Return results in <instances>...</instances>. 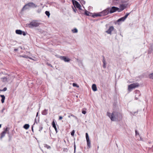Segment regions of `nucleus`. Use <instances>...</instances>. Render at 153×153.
<instances>
[{
    "instance_id": "obj_1",
    "label": "nucleus",
    "mask_w": 153,
    "mask_h": 153,
    "mask_svg": "<svg viewBox=\"0 0 153 153\" xmlns=\"http://www.w3.org/2000/svg\"><path fill=\"white\" fill-rule=\"evenodd\" d=\"M107 115L109 117L111 120L113 121H118L122 118L121 114L116 111H114L111 114L108 112L107 113Z\"/></svg>"
},
{
    "instance_id": "obj_2",
    "label": "nucleus",
    "mask_w": 153,
    "mask_h": 153,
    "mask_svg": "<svg viewBox=\"0 0 153 153\" xmlns=\"http://www.w3.org/2000/svg\"><path fill=\"white\" fill-rule=\"evenodd\" d=\"M40 24L36 21H33L27 25V26L30 28H33L34 27H38Z\"/></svg>"
},
{
    "instance_id": "obj_3",
    "label": "nucleus",
    "mask_w": 153,
    "mask_h": 153,
    "mask_svg": "<svg viewBox=\"0 0 153 153\" xmlns=\"http://www.w3.org/2000/svg\"><path fill=\"white\" fill-rule=\"evenodd\" d=\"M37 7V5L32 2H29L25 4L22 8L23 10L27 9L29 7L32 8H36Z\"/></svg>"
},
{
    "instance_id": "obj_4",
    "label": "nucleus",
    "mask_w": 153,
    "mask_h": 153,
    "mask_svg": "<svg viewBox=\"0 0 153 153\" xmlns=\"http://www.w3.org/2000/svg\"><path fill=\"white\" fill-rule=\"evenodd\" d=\"M139 86V84L137 83H135L132 84L128 86V89L129 91L131 90L134 88L138 87Z\"/></svg>"
},
{
    "instance_id": "obj_5",
    "label": "nucleus",
    "mask_w": 153,
    "mask_h": 153,
    "mask_svg": "<svg viewBox=\"0 0 153 153\" xmlns=\"http://www.w3.org/2000/svg\"><path fill=\"white\" fill-rule=\"evenodd\" d=\"M73 4L75 7H77L80 10H82L80 4L76 1L75 0H72Z\"/></svg>"
},
{
    "instance_id": "obj_6",
    "label": "nucleus",
    "mask_w": 153,
    "mask_h": 153,
    "mask_svg": "<svg viewBox=\"0 0 153 153\" xmlns=\"http://www.w3.org/2000/svg\"><path fill=\"white\" fill-rule=\"evenodd\" d=\"M109 13V8H107L100 12V16H103L106 15L108 14Z\"/></svg>"
},
{
    "instance_id": "obj_7",
    "label": "nucleus",
    "mask_w": 153,
    "mask_h": 153,
    "mask_svg": "<svg viewBox=\"0 0 153 153\" xmlns=\"http://www.w3.org/2000/svg\"><path fill=\"white\" fill-rule=\"evenodd\" d=\"M118 10L119 8H118L113 6L111 8H109V12L110 13H112Z\"/></svg>"
},
{
    "instance_id": "obj_8",
    "label": "nucleus",
    "mask_w": 153,
    "mask_h": 153,
    "mask_svg": "<svg viewBox=\"0 0 153 153\" xmlns=\"http://www.w3.org/2000/svg\"><path fill=\"white\" fill-rule=\"evenodd\" d=\"M59 58L61 59L64 60L65 62H68L70 60V59L65 56H60Z\"/></svg>"
},
{
    "instance_id": "obj_9",
    "label": "nucleus",
    "mask_w": 153,
    "mask_h": 153,
    "mask_svg": "<svg viewBox=\"0 0 153 153\" xmlns=\"http://www.w3.org/2000/svg\"><path fill=\"white\" fill-rule=\"evenodd\" d=\"M114 29V27L113 26H111L109 27V28L108 30L106 31L105 32L108 34H111V32Z\"/></svg>"
},
{
    "instance_id": "obj_10",
    "label": "nucleus",
    "mask_w": 153,
    "mask_h": 153,
    "mask_svg": "<svg viewBox=\"0 0 153 153\" xmlns=\"http://www.w3.org/2000/svg\"><path fill=\"white\" fill-rule=\"evenodd\" d=\"M8 128H6L1 134V139L5 136V134L8 131Z\"/></svg>"
},
{
    "instance_id": "obj_11",
    "label": "nucleus",
    "mask_w": 153,
    "mask_h": 153,
    "mask_svg": "<svg viewBox=\"0 0 153 153\" xmlns=\"http://www.w3.org/2000/svg\"><path fill=\"white\" fill-rule=\"evenodd\" d=\"M102 62H103V65L102 67L103 68H105L106 67V62L105 59L104 57L103 56V58L102 60Z\"/></svg>"
},
{
    "instance_id": "obj_12",
    "label": "nucleus",
    "mask_w": 153,
    "mask_h": 153,
    "mask_svg": "<svg viewBox=\"0 0 153 153\" xmlns=\"http://www.w3.org/2000/svg\"><path fill=\"white\" fill-rule=\"evenodd\" d=\"M126 19L124 18V17H121L117 20L116 22H124L125 20Z\"/></svg>"
},
{
    "instance_id": "obj_13",
    "label": "nucleus",
    "mask_w": 153,
    "mask_h": 153,
    "mask_svg": "<svg viewBox=\"0 0 153 153\" xmlns=\"http://www.w3.org/2000/svg\"><path fill=\"white\" fill-rule=\"evenodd\" d=\"M92 89L94 91H97V88L96 85L95 84H93L92 85Z\"/></svg>"
},
{
    "instance_id": "obj_14",
    "label": "nucleus",
    "mask_w": 153,
    "mask_h": 153,
    "mask_svg": "<svg viewBox=\"0 0 153 153\" xmlns=\"http://www.w3.org/2000/svg\"><path fill=\"white\" fill-rule=\"evenodd\" d=\"M0 96L1 98V102L2 103H3L4 102V100L5 99V97L4 95H0Z\"/></svg>"
},
{
    "instance_id": "obj_15",
    "label": "nucleus",
    "mask_w": 153,
    "mask_h": 153,
    "mask_svg": "<svg viewBox=\"0 0 153 153\" xmlns=\"http://www.w3.org/2000/svg\"><path fill=\"white\" fill-rule=\"evenodd\" d=\"M16 33L18 34H22V31L20 30H16Z\"/></svg>"
},
{
    "instance_id": "obj_16",
    "label": "nucleus",
    "mask_w": 153,
    "mask_h": 153,
    "mask_svg": "<svg viewBox=\"0 0 153 153\" xmlns=\"http://www.w3.org/2000/svg\"><path fill=\"white\" fill-rule=\"evenodd\" d=\"M48 110L45 109L42 112V114L43 115H46L48 114Z\"/></svg>"
},
{
    "instance_id": "obj_17",
    "label": "nucleus",
    "mask_w": 153,
    "mask_h": 153,
    "mask_svg": "<svg viewBox=\"0 0 153 153\" xmlns=\"http://www.w3.org/2000/svg\"><path fill=\"white\" fill-rule=\"evenodd\" d=\"M29 126V125L28 124H25L23 128L26 129H27Z\"/></svg>"
},
{
    "instance_id": "obj_18",
    "label": "nucleus",
    "mask_w": 153,
    "mask_h": 153,
    "mask_svg": "<svg viewBox=\"0 0 153 153\" xmlns=\"http://www.w3.org/2000/svg\"><path fill=\"white\" fill-rule=\"evenodd\" d=\"M91 13H90L88 11H87V10H85V15H86L87 16H90V14Z\"/></svg>"
},
{
    "instance_id": "obj_19",
    "label": "nucleus",
    "mask_w": 153,
    "mask_h": 153,
    "mask_svg": "<svg viewBox=\"0 0 153 153\" xmlns=\"http://www.w3.org/2000/svg\"><path fill=\"white\" fill-rule=\"evenodd\" d=\"M87 142V145L89 148L91 147V143L90 140H86Z\"/></svg>"
},
{
    "instance_id": "obj_20",
    "label": "nucleus",
    "mask_w": 153,
    "mask_h": 153,
    "mask_svg": "<svg viewBox=\"0 0 153 153\" xmlns=\"http://www.w3.org/2000/svg\"><path fill=\"white\" fill-rule=\"evenodd\" d=\"M100 14V13H96L93 16V17H97L99 16H101Z\"/></svg>"
},
{
    "instance_id": "obj_21",
    "label": "nucleus",
    "mask_w": 153,
    "mask_h": 153,
    "mask_svg": "<svg viewBox=\"0 0 153 153\" xmlns=\"http://www.w3.org/2000/svg\"><path fill=\"white\" fill-rule=\"evenodd\" d=\"M71 116H73V117H74L76 120H77L78 119L77 118L76 116H74V115H73L72 114H71V115H69V116H68V117L69 118H70Z\"/></svg>"
},
{
    "instance_id": "obj_22",
    "label": "nucleus",
    "mask_w": 153,
    "mask_h": 153,
    "mask_svg": "<svg viewBox=\"0 0 153 153\" xmlns=\"http://www.w3.org/2000/svg\"><path fill=\"white\" fill-rule=\"evenodd\" d=\"M72 31L73 33H77L78 32V30L76 28H75L74 29L72 30Z\"/></svg>"
},
{
    "instance_id": "obj_23",
    "label": "nucleus",
    "mask_w": 153,
    "mask_h": 153,
    "mask_svg": "<svg viewBox=\"0 0 153 153\" xmlns=\"http://www.w3.org/2000/svg\"><path fill=\"white\" fill-rule=\"evenodd\" d=\"M149 78L153 79V73L149 74Z\"/></svg>"
},
{
    "instance_id": "obj_24",
    "label": "nucleus",
    "mask_w": 153,
    "mask_h": 153,
    "mask_svg": "<svg viewBox=\"0 0 153 153\" xmlns=\"http://www.w3.org/2000/svg\"><path fill=\"white\" fill-rule=\"evenodd\" d=\"M52 126H53V128L55 127H56V126L55 122L53 120V121L52 122Z\"/></svg>"
},
{
    "instance_id": "obj_25",
    "label": "nucleus",
    "mask_w": 153,
    "mask_h": 153,
    "mask_svg": "<svg viewBox=\"0 0 153 153\" xmlns=\"http://www.w3.org/2000/svg\"><path fill=\"white\" fill-rule=\"evenodd\" d=\"M45 14H46L47 16L49 17L50 15V13L49 11H46L45 12Z\"/></svg>"
},
{
    "instance_id": "obj_26",
    "label": "nucleus",
    "mask_w": 153,
    "mask_h": 153,
    "mask_svg": "<svg viewBox=\"0 0 153 153\" xmlns=\"http://www.w3.org/2000/svg\"><path fill=\"white\" fill-rule=\"evenodd\" d=\"M85 136H86V140H90L89 138L88 134L87 133H86Z\"/></svg>"
},
{
    "instance_id": "obj_27",
    "label": "nucleus",
    "mask_w": 153,
    "mask_h": 153,
    "mask_svg": "<svg viewBox=\"0 0 153 153\" xmlns=\"http://www.w3.org/2000/svg\"><path fill=\"white\" fill-rule=\"evenodd\" d=\"M44 147L48 149H50L51 148V146L47 144H45Z\"/></svg>"
},
{
    "instance_id": "obj_28",
    "label": "nucleus",
    "mask_w": 153,
    "mask_h": 153,
    "mask_svg": "<svg viewBox=\"0 0 153 153\" xmlns=\"http://www.w3.org/2000/svg\"><path fill=\"white\" fill-rule=\"evenodd\" d=\"M3 82H6L7 80V79L6 77H4L1 78Z\"/></svg>"
},
{
    "instance_id": "obj_29",
    "label": "nucleus",
    "mask_w": 153,
    "mask_h": 153,
    "mask_svg": "<svg viewBox=\"0 0 153 153\" xmlns=\"http://www.w3.org/2000/svg\"><path fill=\"white\" fill-rule=\"evenodd\" d=\"M130 13H126V15L124 17L126 19V18L129 15Z\"/></svg>"
},
{
    "instance_id": "obj_30",
    "label": "nucleus",
    "mask_w": 153,
    "mask_h": 153,
    "mask_svg": "<svg viewBox=\"0 0 153 153\" xmlns=\"http://www.w3.org/2000/svg\"><path fill=\"white\" fill-rule=\"evenodd\" d=\"M130 13H126V15L124 17L126 19V18L129 15Z\"/></svg>"
},
{
    "instance_id": "obj_31",
    "label": "nucleus",
    "mask_w": 153,
    "mask_h": 153,
    "mask_svg": "<svg viewBox=\"0 0 153 153\" xmlns=\"http://www.w3.org/2000/svg\"><path fill=\"white\" fill-rule=\"evenodd\" d=\"M80 2L82 4H85V1L84 0H80Z\"/></svg>"
},
{
    "instance_id": "obj_32",
    "label": "nucleus",
    "mask_w": 153,
    "mask_h": 153,
    "mask_svg": "<svg viewBox=\"0 0 153 153\" xmlns=\"http://www.w3.org/2000/svg\"><path fill=\"white\" fill-rule=\"evenodd\" d=\"M73 85L74 87H76L78 88L79 87V86L75 83H73Z\"/></svg>"
},
{
    "instance_id": "obj_33",
    "label": "nucleus",
    "mask_w": 153,
    "mask_h": 153,
    "mask_svg": "<svg viewBox=\"0 0 153 153\" xmlns=\"http://www.w3.org/2000/svg\"><path fill=\"white\" fill-rule=\"evenodd\" d=\"M7 90V88L5 87L2 90L0 89V91H6Z\"/></svg>"
},
{
    "instance_id": "obj_34",
    "label": "nucleus",
    "mask_w": 153,
    "mask_h": 153,
    "mask_svg": "<svg viewBox=\"0 0 153 153\" xmlns=\"http://www.w3.org/2000/svg\"><path fill=\"white\" fill-rule=\"evenodd\" d=\"M75 133V131L74 130H73L71 133V134L72 136H73Z\"/></svg>"
},
{
    "instance_id": "obj_35",
    "label": "nucleus",
    "mask_w": 153,
    "mask_h": 153,
    "mask_svg": "<svg viewBox=\"0 0 153 153\" xmlns=\"http://www.w3.org/2000/svg\"><path fill=\"white\" fill-rule=\"evenodd\" d=\"M39 131L41 132V131H42L43 129V127L42 126H39Z\"/></svg>"
},
{
    "instance_id": "obj_36",
    "label": "nucleus",
    "mask_w": 153,
    "mask_h": 153,
    "mask_svg": "<svg viewBox=\"0 0 153 153\" xmlns=\"http://www.w3.org/2000/svg\"><path fill=\"white\" fill-rule=\"evenodd\" d=\"M136 94H139V95L138 96H140V92L139 91H138V90H137L136 91Z\"/></svg>"
},
{
    "instance_id": "obj_37",
    "label": "nucleus",
    "mask_w": 153,
    "mask_h": 153,
    "mask_svg": "<svg viewBox=\"0 0 153 153\" xmlns=\"http://www.w3.org/2000/svg\"><path fill=\"white\" fill-rule=\"evenodd\" d=\"M82 113L83 114H85L86 113V111H85L82 110Z\"/></svg>"
},
{
    "instance_id": "obj_38",
    "label": "nucleus",
    "mask_w": 153,
    "mask_h": 153,
    "mask_svg": "<svg viewBox=\"0 0 153 153\" xmlns=\"http://www.w3.org/2000/svg\"><path fill=\"white\" fill-rule=\"evenodd\" d=\"M22 34L24 36L26 35V33L25 32H22Z\"/></svg>"
},
{
    "instance_id": "obj_39",
    "label": "nucleus",
    "mask_w": 153,
    "mask_h": 153,
    "mask_svg": "<svg viewBox=\"0 0 153 153\" xmlns=\"http://www.w3.org/2000/svg\"><path fill=\"white\" fill-rule=\"evenodd\" d=\"M34 124L32 126V127H31V129H32V132H33V126L34 125Z\"/></svg>"
},
{
    "instance_id": "obj_40",
    "label": "nucleus",
    "mask_w": 153,
    "mask_h": 153,
    "mask_svg": "<svg viewBox=\"0 0 153 153\" xmlns=\"http://www.w3.org/2000/svg\"><path fill=\"white\" fill-rule=\"evenodd\" d=\"M62 116H59V120H62Z\"/></svg>"
},
{
    "instance_id": "obj_41",
    "label": "nucleus",
    "mask_w": 153,
    "mask_h": 153,
    "mask_svg": "<svg viewBox=\"0 0 153 153\" xmlns=\"http://www.w3.org/2000/svg\"><path fill=\"white\" fill-rule=\"evenodd\" d=\"M73 10L74 11V12H75L76 13V7H75V8H73Z\"/></svg>"
},
{
    "instance_id": "obj_42",
    "label": "nucleus",
    "mask_w": 153,
    "mask_h": 153,
    "mask_svg": "<svg viewBox=\"0 0 153 153\" xmlns=\"http://www.w3.org/2000/svg\"><path fill=\"white\" fill-rule=\"evenodd\" d=\"M137 95L136 94L135 95V99L136 100H137L138 99V98L137 97Z\"/></svg>"
},
{
    "instance_id": "obj_43",
    "label": "nucleus",
    "mask_w": 153,
    "mask_h": 153,
    "mask_svg": "<svg viewBox=\"0 0 153 153\" xmlns=\"http://www.w3.org/2000/svg\"><path fill=\"white\" fill-rule=\"evenodd\" d=\"M54 129L55 130V131H56V132L57 133V128H56V127H54Z\"/></svg>"
},
{
    "instance_id": "obj_44",
    "label": "nucleus",
    "mask_w": 153,
    "mask_h": 153,
    "mask_svg": "<svg viewBox=\"0 0 153 153\" xmlns=\"http://www.w3.org/2000/svg\"><path fill=\"white\" fill-rule=\"evenodd\" d=\"M135 133H136V135H137V134H139V133L138 132H137V131H135Z\"/></svg>"
},
{
    "instance_id": "obj_45",
    "label": "nucleus",
    "mask_w": 153,
    "mask_h": 153,
    "mask_svg": "<svg viewBox=\"0 0 153 153\" xmlns=\"http://www.w3.org/2000/svg\"><path fill=\"white\" fill-rule=\"evenodd\" d=\"M48 65L50 66H51V67H52V66L50 63L48 64Z\"/></svg>"
},
{
    "instance_id": "obj_46",
    "label": "nucleus",
    "mask_w": 153,
    "mask_h": 153,
    "mask_svg": "<svg viewBox=\"0 0 153 153\" xmlns=\"http://www.w3.org/2000/svg\"><path fill=\"white\" fill-rule=\"evenodd\" d=\"M124 9V8L123 7L122 8H121V11L123 10Z\"/></svg>"
},
{
    "instance_id": "obj_47",
    "label": "nucleus",
    "mask_w": 153,
    "mask_h": 153,
    "mask_svg": "<svg viewBox=\"0 0 153 153\" xmlns=\"http://www.w3.org/2000/svg\"><path fill=\"white\" fill-rule=\"evenodd\" d=\"M14 51H18V49H14Z\"/></svg>"
},
{
    "instance_id": "obj_48",
    "label": "nucleus",
    "mask_w": 153,
    "mask_h": 153,
    "mask_svg": "<svg viewBox=\"0 0 153 153\" xmlns=\"http://www.w3.org/2000/svg\"><path fill=\"white\" fill-rule=\"evenodd\" d=\"M74 151L75 152V149H76V146H75V145L74 146Z\"/></svg>"
},
{
    "instance_id": "obj_49",
    "label": "nucleus",
    "mask_w": 153,
    "mask_h": 153,
    "mask_svg": "<svg viewBox=\"0 0 153 153\" xmlns=\"http://www.w3.org/2000/svg\"><path fill=\"white\" fill-rule=\"evenodd\" d=\"M4 109H4V108H3L2 109V112H3V111H4Z\"/></svg>"
},
{
    "instance_id": "obj_50",
    "label": "nucleus",
    "mask_w": 153,
    "mask_h": 153,
    "mask_svg": "<svg viewBox=\"0 0 153 153\" xmlns=\"http://www.w3.org/2000/svg\"><path fill=\"white\" fill-rule=\"evenodd\" d=\"M38 112H37V114H36V117H37V116H38Z\"/></svg>"
},
{
    "instance_id": "obj_51",
    "label": "nucleus",
    "mask_w": 153,
    "mask_h": 153,
    "mask_svg": "<svg viewBox=\"0 0 153 153\" xmlns=\"http://www.w3.org/2000/svg\"><path fill=\"white\" fill-rule=\"evenodd\" d=\"M22 57H25V58H27V56H22Z\"/></svg>"
},
{
    "instance_id": "obj_52",
    "label": "nucleus",
    "mask_w": 153,
    "mask_h": 153,
    "mask_svg": "<svg viewBox=\"0 0 153 153\" xmlns=\"http://www.w3.org/2000/svg\"><path fill=\"white\" fill-rule=\"evenodd\" d=\"M1 125L0 124V128H1Z\"/></svg>"
},
{
    "instance_id": "obj_53",
    "label": "nucleus",
    "mask_w": 153,
    "mask_h": 153,
    "mask_svg": "<svg viewBox=\"0 0 153 153\" xmlns=\"http://www.w3.org/2000/svg\"><path fill=\"white\" fill-rule=\"evenodd\" d=\"M136 112H134V114H136Z\"/></svg>"
},
{
    "instance_id": "obj_54",
    "label": "nucleus",
    "mask_w": 153,
    "mask_h": 153,
    "mask_svg": "<svg viewBox=\"0 0 153 153\" xmlns=\"http://www.w3.org/2000/svg\"><path fill=\"white\" fill-rule=\"evenodd\" d=\"M118 25H120V23H118Z\"/></svg>"
},
{
    "instance_id": "obj_55",
    "label": "nucleus",
    "mask_w": 153,
    "mask_h": 153,
    "mask_svg": "<svg viewBox=\"0 0 153 153\" xmlns=\"http://www.w3.org/2000/svg\"><path fill=\"white\" fill-rule=\"evenodd\" d=\"M152 147H153V146H152Z\"/></svg>"
}]
</instances>
